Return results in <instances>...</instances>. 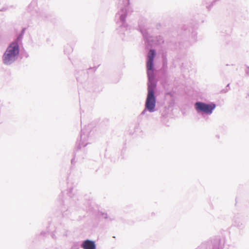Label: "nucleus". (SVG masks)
Returning a JSON list of instances; mask_svg holds the SVG:
<instances>
[{
    "instance_id": "f257e3e1",
    "label": "nucleus",
    "mask_w": 249,
    "mask_h": 249,
    "mask_svg": "<svg viewBox=\"0 0 249 249\" xmlns=\"http://www.w3.org/2000/svg\"><path fill=\"white\" fill-rule=\"evenodd\" d=\"M19 53V47L17 42L10 44L3 56L4 64H9L15 60V58Z\"/></svg>"
},
{
    "instance_id": "423d86ee",
    "label": "nucleus",
    "mask_w": 249,
    "mask_h": 249,
    "mask_svg": "<svg viewBox=\"0 0 249 249\" xmlns=\"http://www.w3.org/2000/svg\"><path fill=\"white\" fill-rule=\"evenodd\" d=\"M147 68L148 71H152L153 68V61L148 60L147 62ZM148 75L149 76L150 71H148Z\"/></svg>"
},
{
    "instance_id": "f03ea898",
    "label": "nucleus",
    "mask_w": 249,
    "mask_h": 249,
    "mask_svg": "<svg viewBox=\"0 0 249 249\" xmlns=\"http://www.w3.org/2000/svg\"><path fill=\"white\" fill-rule=\"evenodd\" d=\"M155 85H148V94L145 103V107L150 112H153L156 106V99L154 95Z\"/></svg>"
},
{
    "instance_id": "39448f33",
    "label": "nucleus",
    "mask_w": 249,
    "mask_h": 249,
    "mask_svg": "<svg viewBox=\"0 0 249 249\" xmlns=\"http://www.w3.org/2000/svg\"><path fill=\"white\" fill-rule=\"evenodd\" d=\"M155 55V52L154 50H151L148 53V60L153 61L154 60V58Z\"/></svg>"
},
{
    "instance_id": "20e7f679",
    "label": "nucleus",
    "mask_w": 249,
    "mask_h": 249,
    "mask_svg": "<svg viewBox=\"0 0 249 249\" xmlns=\"http://www.w3.org/2000/svg\"><path fill=\"white\" fill-rule=\"evenodd\" d=\"M82 247L84 249H95V245L93 241L90 240L85 241Z\"/></svg>"
},
{
    "instance_id": "7ed1b4c3",
    "label": "nucleus",
    "mask_w": 249,
    "mask_h": 249,
    "mask_svg": "<svg viewBox=\"0 0 249 249\" xmlns=\"http://www.w3.org/2000/svg\"><path fill=\"white\" fill-rule=\"evenodd\" d=\"M196 109L197 111H202L207 114H211L212 110L215 108L213 104H206L202 102H197L195 104Z\"/></svg>"
}]
</instances>
